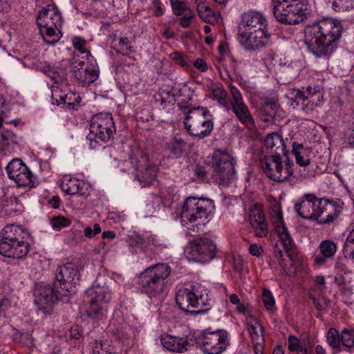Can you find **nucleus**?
<instances>
[{"mask_svg": "<svg viewBox=\"0 0 354 354\" xmlns=\"http://www.w3.org/2000/svg\"><path fill=\"white\" fill-rule=\"evenodd\" d=\"M343 27L337 19H324L304 29V42L316 57L328 59L337 48Z\"/></svg>", "mask_w": 354, "mask_h": 354, "instance_id": "f257e3e1", "label": "nucleus"}, {"mask_svg": "<svg viewBox=\"0 0 354 354\" xmlns=\"http://www.w3.org/2000/svg\"><path fill=\"white\" fill-rule=\"evenodd\" d=\"M78 270L71 263L59 266L55 272V279L50 286L40 284L35 290V301L40 306H50L59 300L68 301L73 281L77 276Z\"/></svg>", "mask_w": 354, "mask_h": 354, "instance_id": "f03ea898", "label": "nucleus"}, {"mask_svg": "<svg viewBox=\"0 0 354 354\" xmlns=\"http://www.w3.org/2000/svg\"><path fill=\"white\" fill-rule=\"evenodd\" d=\"M170 274L171 268L168 264L156 263L144 269L137 276L136 283L141 293L151 299H157L165 290Z\"/></svg>", "mask_w": 354, "mask_h": 354, "instance_id": "7ed1b4c3", "label": "nucleus"}, {"mask_svg": "<svg viewBox=\"0 0 354 354\" xmlns=\"http://www.w3.org/2000/svg\"><path fill=\"white\" fill-rule=\"evenodd\" d=\"M212 201L205 198L188 197L180 212V222L187 230L197 232L207 222L211 212Z\"/></svg>", "mask_w": 354, "mask_h": 354, "instance_id": "20e7f679", "label": "nucleus"}, {"mask_svg": "<svg viewBox=\"0 0 354 354\" xmlns=\"http://www.w3.org/2000/svg\"><path fill=\"white\" fill-rule=\"evenodd\" d=\"M62 22L59 11L53 5H48L39 12L37 24L41 35L47 44L53 45L60 39Z\"/></svg>", "mask_w": 354, "mask_h": 354, "instance_id": "39448f33", "label": "nucleus"}, {"mask_svg": "<svg viewBox=\"0 0 354 354\" xmlns=\"http://www.w3.org/2000/svg\"><path fill=\"white\" fill-rule=\"evenodd\" d=\"M183 122L187 133L198 139L209 136L214 127L208 109L201 106L190 109L186 113Z\"/></svg>", "mask_w": 354, "mask_h": 354, "instance_id": "423d86ee", "label": "nucleus"}, {"mask_svg": "<svg viewBox=\"0 0 354 354\" xmlns=\"http://www.w3.org/2000/svg\"><path fill=\"white\" fill-rule=\"evenodd\" d=\"M200 286H192L191 289L180 288L176 294V302L179 308L191 313H201L208 308L205 307L207 304V294Z\"/></svg>", "mask_w": 354, "mask_h": 354, "instance_id": "0eeeda50", "label": "nucleus"}, {"mask_svg": "<svg viewBox=\"0 0 354 354\" xmlns=\"http://www.w3.org/2000/svg\"><path fill=\"white\" fill-rule=\"evenodd\" d=\"M212 176L219 185H227L235 174V160L226 149H216L212 156Z\"/></svg>", "mask_w": 354, "mask_h": 354, "instance_id": "6e6552de", "label": "nucleus"}, {"mask_svg": "<svg viewBox=\"0 0 354 354\" xmlns=\"http://www.w3.org/2000/svg\"><path fill=\"white\" fill-rule=\"evenodd\" d=\"M273 14L285 24H298L304 19L305 10L297 0H277L274 3Z\"/></svg>", "mask_w": 354, "mask_h": 354, "instance_id": "1a4fd4ad", "label": "nucleus"}, {"mask_svg": "<svg viewBox=\"0 0 354 354\" xmlns=\"http://www.w3.org/2000/svg\"><path fill=\"white\" fill-rule=\"evenodd\" d=\"M292 165L288 158L286 161L282 162L281 156L278 158L266 156L261 160V166L267 177L276 182L288 180L293 174Z\"/></svg>", "mask_w": 354, "mask_h": 354, "instance_id": "9d476101", "label": "nucleus"}, {"mask_svg": "<svg viewBox=\"0 0 354 354\" xmlns=\"http://www.w3.org/2000/svg\"><path fill=\"white\" fill-rule=\"evenodd\" d=\"M227 339L225 330L204 331L195 339V343L205 354H221L226 350Z\"/></svg>", "mask_w": 354, "mask_h": 354, "instance_id": "9b49d317", "label": "nucleus"}, {"mask_svg": "<svg viewBox=\"0 0 354 354\" xmlns=\"http://www.w3.org/2000/svg\"><path fill=\"white\" fill-rule=\"evenodd\" d=\"M116 131L115 126L110 113H99L90 120V133L104 142L113 138Z\"/></svg>", "mask_w": 354, "mask_h": 354, "instance_id": "f8f14e48", "label": "nucleus"}, {"mask_svg": "<svg viewBox=\"0 0 354 354\" xmlns=\"http://www.w3.org/2000/svg\"><path fill=\"white\" fill-rule=\"evenodd\" d=\"M216 246L207 238H199L189 243L185 253L187 257L194 261L206 263L215 257Z\"/></svg>", "mask_w": 354, "mask_h": 354, "instance_id": "ddd939ff", "label": "nucleus"}, {"mask_svg": "<svg viewBox=\"0 0 354 354\" xmlns=\"http://www.w3.org/2000/svg\"><path fill=\"white\" fill-rule=\"evenodd\" d=\"M86 295L89 303L87 315L93 319H101L104 305L111 299L110 294L104 287L93 286L86 290Z\"/></svg>", "mask_w": 354, "mask_h": 354, "instance_id": "4468645a", "label": "nucleus"}, {"mask_svg": "<svg viewBox=\"0 0 354 354\" xmlns=\"http://www.w3.org/2000/svg\"><path fill=\"white\" fill-rule=\"evenodd\" d=\"M139 157L145 161V158L142 153L136 149L129 156L131 163L133 165L136 169L135 178L140 183L142 187H148L152 185L156 180V174L158 173V167L154 165H149L142 169V165H140Z\"/></svg>", "mask_w": 354, "mask_h": 354, "instance_id": "2eb2a0df", "label": "nucleus"}, {"mask_svg": "<svg viewBox=\"0 0 354 354\" xmlns=\"http://www.w3.org/2000/svg\"><path fill=\"white\" fill-rule=\"evenodd\" d=\"M90 64L80 59H75L71 64V70L75 79L83 86L93 83L99 76V68L94 62Z\"/></svg>", "mask_w": 354, "mask_h": 354, "instance_id": "dca6fc26", "label": "nucleus"}, {"mask_svg": "<svg viewBox=\"0 0 354 354\" xmlns=\"http://www.w3.org/2000/svg\"><path fill=\"white\" fill-rule=\"evenodd\" d=\"M230 109H232L239 120L244 125H254V121L245 104L239 90L230 84Z\"/></svg>", "mask_w": 354, "mask_h": 354, "instance_id": "f3484780", "label": "nucleus"}, {"mask_svg": "<svg viewBox=\"0 0 354 354\" xmlns=\"http://www.w3.org/2000/svg\"><path fill=\"white\" fill-rule=\"evenodd\" d=\"M8 177L15 180L19 187H33L32 174L21 160H12L7 167Z\"/></svg>", "mask_w": 354, "mask_h": 354, "instance_id": "a211bd4d", "label": "nucleus"}, {"mask_svg": "<svg viewBox=\"0 0 354 354\" xmlns=\"http://www.w3.org/2000/svg\"><path fill=\"white\" fill-rule=\"evenodd\" d=\"M341 212L340 207L333 201L320 198L318 202L316 221L321 225L333 222Z\"/></svg>", "mask_w": 354, "mask_h": 354, "instance_id": "6ab92c4d", "label": "nucleus"}, {"mask_svg": "<svg viewBox=\"0 0 354 354\" xmlns=\"http://www.w3.org/2000/svg\"><path fill=\"white\" fill-rule=\"evenodd\" d=\"M270 35L268 31L243 32L239 34V41L243 48L249 51H254L264 47Z\"/></svg>", "mask_w": 354, "mask_h": 354, "instance_id": "aec40b11", "label": "nucleus"}, {"mask_svg": "<svg viewBox=\"0 0 354 354\" xmlns=\"http://www.w3.org/2000/svg\"><path fill=\"white\" fill-rule=\"evenodd\" d=\"M319 201L315 195H304L301 202L295 204V209L301 218L315 221Z\"/></svg>", "mask_w": 354, "mask_h": 354, "instance_id": "412c9836", "label": "nucleus"}, {"mask_svg": "<svg viewBox=\"0 0 354 354\" xmlns=\"http://www.w3.org/2000/svg\"><path fill=\"white\" fill-rule=\"evenodd\" d=\"M272 219L275 230L282 243L283 248L286 253H288L294 245V241L284 223L282 211L279 209L275 212Z\"/></svg>", "mask_w": 354, "mask_h": 354, "instance_id": "4be33fe9", "label": "nucleus"}, {"mask_svg": "<svg viewBox=\"0 0 354 354\" xmlns=\"http://www.w3.org/2000/svg\"><path fill=\"white\" fill-rule=\"evenodd\" d=\"M264 146L270 156L279 158L283 155L287 157L288 151L286 149L285 142L281 134L277 132L269 133L264 139Z\"/></svg>", "mask_w": 354, "mask_h": 354, "instance_id": "5701e85b", "label": "nucleus"}, {"mask_svg": "<svg viewBox=\"0 0 354 354\" xmlns=\"http://www.w3.org/2000/svg\"><path fill=\"white\" fill-rule=\"evenodd\" d=\"M30 250L29 243L26 242H0V254L7 258L22 259L27 256Z\"/></svg>", "mask_w": 354, "mask_h": 354, "instance_id": "b1692460", "label": "nucleus"}, {"mask_svg": "<svg viewBox=\"0 0 354 354\" xmlns=\"http://www.w3.org/2000/svg\"><path fill=\"white\" fill-rule=\"evenodd\" d=\"M28 232L23 227L14 224L6 225L1 232L0 242H26L28 237Z\"/></svg>", "mask_w": 354, "mask_h": 354, "instance_id": "393cba45", "label": "nucleus"}, {"mask_svg": "<svg viewBox=\"0 0 354 354\" xmlns=\"http://www.w3.org/2000/svg\"><path fill=\"white\" fill-rule=\"evenodd\" d=\"M249 221L255 234L259 237H265L268 232V224L262 210L257 207L250 209Z\"/></svg>", "mask_w": 354, "mask_h": 354, "instance_id": "a878e982", "label": "nucleus"}, {"mask_svg": "<svg viewBox=\"0 0 354 354\" xmlns=\"http://www.w3.org/2000/svg\"><path fill=\"white\" fill-rule=\"evenodd\" d=\"M242 21L246 28L245 32L268 31L266 19L258 12L244 14L242 17Z\"/></svg>", "mask_w": 354, "mask_h": 354, "instance_id": "bb28decb", "label": "nucleus"}, {"mask_svg": "<svg viewBox=\"0 0 354 354\" xmlns=\"http://www.w3.org/2000/svg\"><path fill=\"white\" fill-rule=\"evenodd\" d=\"M162 345L167 350L176 353H183L188 349L190 344L187 339L171 335L162 336L160 338Z\"/></svg>", "mask_w": 354, "mask_h": 354, "instance_id": "cd10ccee", "label": "nucleus"}, {"mask_svg": "<svg viewBox=\"0 0 354 354\" xmlns=\"http://www.w3.org/2000/svg\"><path fill=\"white\" fill-rule=\"evenodd\" d=\"M17 143V136L10 131L0 132V150L5 154L10 153L14 149L13 145Z\"/></svg>", "mask_w": 354, "mask_h": 354, "instance_id": "c85d7f7f", "label": "nucleus"}, {"mask_svg": "<svg viewBox=\"0 0 354 354\" xmlns=\"http://www.w3.org/2000/svg\"><path fill=\"white\" fill-rule=\"evenodd\" d=\"M315 96H317L318 102H321L323 100V95H321L318 90L311 86H308L305 91L304 87L302 89L296 90L295 98L292 99V101L295 102L296 105H299V100H308V99L314 98Z\"/></svg>", "mask_w": 354, "mask_h": 354, "instance_id": "c756f323", "label": "nucleus"}, {"mask_svg": "<svg viewBox=\"0 0 354 354\" xmlns=\"http://www.w3.org/2000/svg\"><path fill=\"white\" fill-rule=\"evenodd\" d=\"M292 152L295 155L297 163L301 167H305L310 163V159L308 157L307 149L302 144L294 142L292 145Z\"/></svg>", "mask_w": 354, "mask_h": 354, "instance_id": "7c9ffc66", "label": "nucleus"}, {"mask_svg": "<svg viewBox=\"0 0 354 354\" xmlns=\"http://www.w3.org/2000/svg\"><path fill=\"white\" fill-rule=\"evenodd\" d=\"M278 99L277 97L266 98L262 106V113L267 117L263 119L264 122H268L272 119L277 114V111L279 108L277 103Z\"/></svg>", "mask_w": 354, "mask_h": 354, "instance_id": "2f4dec72", "label": "nucleus"}, {"mask_svg": "<svg viewBox=\"0 0 354 354\" xmlns=\"http://www.w3.org/2000/svg\"><path fill=\"white\" fill-rule=\"evenodd\" d=\"M186 142L181 138L174 136L167 143V149L176 158L180 157L185 150Z\"/></svg>", "mask_w": 354, "mask_h": 354, "instance_id": "473e14b6", "label": "nucleus"}, {"mask_svg": "<svg viewBox=\"0 0 354 354\" xmlns=\"http://www.w3.org/2000/svg\"><path fill=\"white\" fill-rule=\"evenodd\" d=\"M78 179L64 176L61 180V188L66 194L73 195L78 191Z\"/></svg>", "mask_w": 354, "mask_h": 354, "instance_id": "72a5a7b5", "label": "nucleus"}, {"mask_svg": "<svg viewBox=\"0 0 354 354\" xmlns=\"http://www.w3.org/2000/svg\"><path fill=\"white\" fill-rule=\"evenodd\" d=\"M342 252L345 258L349 259L354 262V228L348 234Z\"/></svg>", "mask_w": 354, "mask_h": 354, "instance_id": "f704fd0d", "label": "nucleus"}, {"mask_svg": "<svg viewBox=\"0 0 354 354\" xmlns=\"http://www.w3.org/2000/svg\"><path fill=\"white\" fill-rule=\"evenodd\" d=\"M319 249L324 258H330L337 251V245L333 241L327 239L321 242Z\"/></svg>", "mask_w": 354, "mask_h": 354, "instance_id": "c9c22d12", "label": "nucleus"}, {"mask_svg": "<svg viewBox=\"0 0 354 354\" xmlns=\"http://www.w3.org/2000/svg\"><path fill=\"white\" fill-rule=\"evenodd\" d=\"M196 9L199 17L204 21L210 23L213 20L214 17V12L205 2L198 3Z\"/></svg>", "mask_w": 354, "mask_h": 354, "instance_id": "e433bc0d", "label": "nucleus"}, {"mask_svg": "<svg viewBox=\"0 0 354 354\" xmlns=\"http://www.w3.org/2000/svg\"><path fill=\"white\" fill-rule=\"evenodd\" d=\"M212 95L218 101L220 105L226 110H230V100L227 98V92L221 87H216L212 90Z\"/></svg>", "mask_w": 354, "mask_h": 354, "instance_id": "4c0bfd02", "label": "nucleus"}, {"mask_svg": "<svg viewBox=\"0 0 354 354\" xmlns=\"http://www.w3.org/2000/svg\"><path fill=\"white\" fill-rule=\"evenodd\" d=\"M85 43V40L81 37H75L73 40L74 48L79 50L82 54H85L88 62H95V59L91 55L90 51L84 48Z\"/></svg>", "mask_w": 354, "mask_h": 354, "instance_id": "58836bf2", "label": "nucleus"}, {"mask_svg": "<svg viewBox=\"0 0 354 354\" xmlns=\"http://www.w3.org/2000/svg\"><path fill=\"white\" fill-rule=\"evenodd\" d=\"M341 341V335H339L337 330L334 328H330L327 333V342L328 344L333 348L339 351V342Z\"/></svg>", "mask_w": 354, "mask_h": 354, "instance_id": "ea45409f", "label": "nucleus"}, {"mask_svg": "<svg viewBox=\"0 0 354 354\" xmlns=\"http://www.w3.org/2000/svg\"><path fill=\"white\" fill-rule=\"evenodd\" d=\"M341 342L346 348L354 346V330L344 329L341 333Z\"/></svg>", "mask_w": 354, "mask_h": 354, "instance_id": "a19ab883", "label": "nucleus"}, {"mask_svg": "<svg viewBox=\"0 0 354 354\" xmlns=\"http://www.w3.org/2000/svg\"><path fill=\"white\" fill-rule=\"evenodd\" d=\"M50 223L53 228L61 229L62 227L69 226L71 221L64 216H57L51 218Z\"/></svg>", "mask_w": 354, "mask_h": 354, "instance_id": "79ce46f5", "label": "nucleus"}, {"mask_svg": "<svg viewBox=\"0 0 354 354\" xmlns=\"http://www.w3.org/2000/svg\"><path fill=\"white\" fill-rule=\"evenodd\" d=\"M353 8V0H333V8L336 12H344Z\"/></svg>", "mask_w": 354, "mask_h": 354, "instance_id": "37998d69", "label": "nucleus"}, {"mask_svg": "<svg viewBox=\"0 0 354 354\" xmlns=\"http://www.w3.org/2000/svg\"><path fill=\"white\" fill-rule=\"evenodd\" d=\"M41 71L46 75L50 77L52 80L57 81L60 68H58L54 66H51L48 63H44L41 66Z\"/></svg>", "mask_w": 354, "mask_h": 354, "instance_id": "c03bdc74", "label": "nucleus"}, {"mask_svg": "<svg viewBox=\"0 0 354 354\" xmlns=\"http://www.w3.org/2000/svg\"><path fill=\"white\" fill-rule=\"evenodd\" d=\"M171 4L174 13L176 15H181L183 13H187L186 12H189V10L187 6V4L184 1H180L178 0H171Z\"/></svg>", "mask_w": 354, "mask_h": 354, "instance_id": "a18cd8bd", "label": "nucleus"}, {"mask_svg": "<svg viewBox=\"0 0 354 354\" xmlns=\"http://www.w3.org/2000/svg\"><path fill=\"white\" fill-rule=\"evenodd\" d=\"M262 299L265 307L268 310H272L275 305V300L268 290H264L262 294Z\"/></svg>", "mask_w": 354, "mask_h": 354, "instance_id": "49530a36", "label": "nucleus"}, {"mask_svg": "<svg viewBox=\"0 0 354 354\" xmlns=\"http://www.w3.org/2000/svg\"><path fill=\"white\" fill-rule=\"evenodd\" d=\"M321 102H315L314 98H309L308 100H299V105L303 110L306 111H313L315 106L319 105Z\"/></svg>", "mask_w": 354, "mask_h": 354, "instance_id": "de8ad7c7", "label": "nucleus"}, {"mask_svg": "<svg viewBox=\"0 0 354 354\" xmlns=\"http://www.w3.org/2000/svg\"><path fill=\"white\" fill-rule=\"evenodd\" d=\"M119 46L121 48L122 50H125L127 54L135 52L133 46L131 44V41L128 39L127 37H124L120 38Z\"/></svg>", "mask_w": 354, "mask_h": 354, "instance_id": "09e8293b", "label": "nucleus"}, {"mask_svg": "<svg viewBox=\"0 0 354 354\" xmlns=\"http://www.w3.org/2000/svg\"><path fill=\"white\" fill-rule=\"evenodd\" d=\"M101 232V227L98 223H95L93 225V229L91 227H86L84 230V236L87 238H93L95 235L100 234Z\"/></svg>", "mask_w": 354, "mask_h": 354, "instance_id": "8fccbe9b", "label": "nucleus"}, {"mask_svg": "<svg viewBox=\"0 0 354 354\" xmlns=\"http://www.w3.org/2000/svg\"><path fill=\"white\" fill-rule=\"evenodd\" d=\"M171 57L174 61L182 66H187L189 65L187 59L181 53L175 52L171 55Z\"/></svg>", "mask_w": 354, "mask_h": 354, "instance_id": "3c124183", "label": "nucleus"}, {"mask_svg": "<svg viewBox=\"0 0 354 354\" xmlns=\"http://www.w3.org/2000/svg\"><path fill=\"white\" fill-rule=\"evenodd\" d=\"M300 339L295 335H290L288 337V348L290 352L298 351Z\"/></svg>", "mask_w": 354, "mask_h": 354, "instance_id": "603ef678", "label": "nucleus"}, {"mask_svg": "<svg viewBox=\"0 0 354 354\" xmlns=\"http://www.w3.org/2000/svg\"><path fill=\"white\" fill-rule=\"evenodd\" d=\"M55 93H53L52 97H53V100H55V103L57 105L64 104H66L67 106H68V107H71L72 109L75 108V104L74 102H71L67 101V99H68L67 95H59V100L57 98H55ZM53 104H55V102H53Z\"/></svg>", "mask_w": 354, "mask_h": 354, "instance_id": "864d4df0", "label": "nucleus"}, {"mask_svg": "<svg viewBox=\"0 0 354 354\" xmlns=\"http://www.w3.org/2000/svg\"><path fill=\"white\" fill-rule=\"evenodd\" d=\"M194 16V14L191 12V10H189V13H185V15L179 19V24L183 28H188L190 26L192 19Z\"/></svg>", "mask_w": 354, "mask_h": 354, "instance_id": "5fc2aeb1", "label": "nucleus"}, {"mask_svg": "<svg viewBox=\"0 0 354 354\" xmlns=\"http://www.w3.org/2000/svg\"><path fill=\"white\" fill-rule=\"evenodd\" d=\"M109 351L106 347L104 348L102 341H95V346L93 347V354H109Z\"/></svg>", "mask_w": 354, "mask_h": 354, "instance_id": "6e6d98bb", "label": "nucleus"}, {"mask_svg": "<svg viewBox=\"0 0 354 354\" xmlns=\"http://www.w3.org/2000/svg\"><path fill=\"white\" fill-rule=\"evenodd\" d=\"M71 337L75 339H79L82 335V328L80 326L75 325L71 328Z\"/></svg>", "mask_w": 354, "mask_h": 354, "instance_id": "4d7b16f0", "label": "nucleus"}, {"mask_svg": "<svg viewBox=\"0 0 354 354\" xmlns=\"http://www.w3.org/2000/svg\"><path fill=\"white\" fill-rule=\"evenodd\" d=\"M194 66L201 72H205L207 70V63L201 58L196 59L194 62Z\"/></svg>", "mask_w": 354, "mask_h": 354, "instance_id": "13d9d810", "label": "nucleus"}, {"mask_svg": "<svg viewBox=\"0 0 354 354\" xmlns=\"http://www.w3.org/2000/svg\"><path fill=\"white\" fill-rule=\"evenodd\" d=\"M249 252L253 256L259 257L263 250L260 246L254 243L250 245Z\"/></svg>", "mask_w": 354, "mask_h": 354, "instance_id": "bf43d9fd", "label": "nucleus"}, {"mask_svg": "<svg viewBox=\"0 0 354 354\" xmlns=\"http://www.w3.org/2000/svg\"><path fill=\"white\" fill-rule=\"evenodd\" d=\"M305 348L306 349L311 348V344H310V341L309 338H306V339H303L302 340H300L298 351H302V350H304Z\"/></svg>", "mask_w": 354, "mask_h": 354, "instance_id": "052dcab7", "label": "nucleus"}, {"mask_svg": "<svg viewBox=\"0 0 354 354\" xmlns=\"http://www.w3.org/2000/svg\"><path fill=\"white\" fill-rule=\"evenodd\" d=\"M153 6L156 8L155 14L156 16H160L163 14L162 9L161 8L160 0H153L152 2Z\"/></svg>", "mask_w": 354, "mask_h": 354, "instance_id": "680f3d73", "label": "nucleus"}, {"mask_svg": "<svg viewBox=\"0 0 354 354\" xmlns=\"http://www.w3.org/2000/svg\"><path fill=\"white\" fill-rule=\"evenodd\" d=\"M309 297L313 300L314 304L317 310H322L327 306L326 304H322L319 299L313 297L311 295H309Z\"/></svg>", "mask_w": 354, "mask_h": 354, "instance_id": "e2e57ef3", "label": "nucleus"}, {"mask_svg": "<svg viewBox=\"0 0 354 354\" xmlns=\"http://www.w3.org/2000/svg\"><path fill=\"white\" fill-rule=\"evenodd\" d=\"M315 283L317 286H319V289L320 290H324L326 289L325 286V279L324 276H317L315 278Z\"/></svg>", "mask_w": 354, "mask_h": 354, "instance_id": "0e129e2a", "label": "nucleus"}, {"mask_svg": "<svg viewBox=\"0 0 354 354\" xmlns=\"http://www.w3.org/2000/svg\"><path fill=\"white\" fill-rule=\"evenodd\" d=\"M195 174L197 175L198 177L201 178H204L207 175V173L204 168L199 165L196 166Z\"/></svg>", "mask_w": 354, "mask_h": 354, "instance_id": "69168bd1", "label": "nucleus"}, {"mask_svg": "<svg viewBox=\"0 0 354 354\" xmlns=\"http://www.w3.org/2000/svg\"><path fill=\"white\" fill-rule=\"evenodd\" d=\"M49 204L54 208L57 209L59 207L60 199L58 196H54L50 200H49Z\"/></svg>", "mask_w": 354, "mask_h": 354, "instance_id": "338daca9", "label": "nucleus"}, {"mask_svg": "<svg viewBox=\"0 0 354 354\" xmlns=\"http://www.w3.org/2000/svg\"><path fill=\"white\" fill-rule=\"evenodd\" d=\"M71 232L74 234L73 240L76 243L83 239L81 230H72Z\"/></svg>", "mask_w": 354, "mask_h": 354, "instance_id": "774afa93", "label": "nucleus"}]
</instances>
